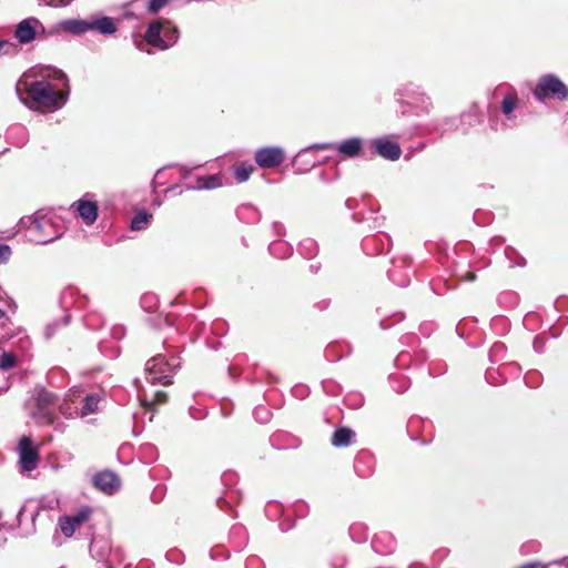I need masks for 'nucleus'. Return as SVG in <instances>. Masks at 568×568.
I'll list each match as a JSON object with an SVG mask.
<instances>
[{
    "label": "nucleus",
    "mask_w": 568,
    "mask_h": 568,
    "mask_svg": "<svg viewBox=\"0 0 568 568\" xmlns=\"http://www.w3.org/2000/svg\"><path fill=\"white\" fill-rule=\"evenodd\" d=\"M20 101L30 110L54 112L62 109L70 94L68 75L51 65H36L17 82Z\"/></svg>",
    "instance_id": "obj_1"
},
{
    "label": "nucleus",
    "mask_w": 568,
    "mask_h": 568,
    "mask_svg": "<svg viewBox=\"0 0 568 568\" xmlns=\"http://www.w3.org/2000/svg\"><path fill=\"white\" fill-rule=\"evenodd\" d=\"M23 224L32 241L37 244H48L64 233L65 226L63 220L50 211H37L32 216L22 217Z\"/></svg>",
    "instance_id": "obj_2"
},
{
    "label": "nucleus",
    "mask_w": 568,
    "mask_h": 568,
    "mask_svg": "<svg viewBox=\"0 0 568 568\" xmlns=\"http://www.w3.org/2000/svg\"><path fill=\"white\" fill-rule=\"evenodd\" d=\"M402 115H427L433 110L432 98L418 84L408 82L400 84L394 92Z\"/></svg>",
    "instance_id": "obj_3"
},
{
    "label": "nucleus",
    "mask_w": 568,
    "mask_h": 568,
    "mask_svg": "<svg viewBox=\"0 0 568 568\" xmlns=\"http://www.w3.org/2000/svg\"><path fill=\"white\" fill-rule=\"evenodd\" d=\"M179 36L178 28L171 21L158 19L149 23L144 39L148 44L166 50L178 42Z\"/></svg>",
    "instance_id": "obj_4"
},
{
    "label": "nucleus",
    "mask_w": 568,
    "mask_h": 568,
    "mask_svg": "<svg viewBox=\"0 0 568 568\" xmlns=\"http://www.w3.org/2000/svg\"><path fill=\"white\" fill-rule=\"evenodd\" d=\"M180 367V361L176 357L166 358L163 355H155L145 364V378L152 385L172 383V377Z\"/></svg>",
    "instance_id": "obj_5"
},
{
    "label": "nucleus",
    "mask_w": 568,
    "mask_h": 568,
    "mask_svg": "<svg viewBox=\"0 0 568 568\" xmlns=\"http://www.w3.org/2000/svg\"><path fill=\"white\" fill-rule=\"evenodd\" d=\"M34 408L30 416L39 425H52L55 420L57 396L42 386L33 389Z\"/></svg>",
    "instance_id": "obj_6"
},
{
    "label": "nucleus",
    "mask_w": 568,
    "mask_h": 568,
    "mask_svg": "<svg viewBox=\"0 0 568 568\" xmlns=\"http://www.w3.org/2000/svg\"><path fill=\"white\" fill-rule=\"evenodd\" d=\"M532 94L539 102L549 99L562 101L568 98V87L556 74L547 73L538 79Z\"/></svg>",
    "instance_id": "obj_7"
},
{
    "label": "nucleus",
    "mask_w": 568,
    "mask_h": 568,
    "mask_svg": "<svg viewBox=\"0 0 568 568\" xmlns=\"http://www.w3.org/2000/svg\"><path fill=\"white\" fill-rule=\"evenodd\" d=\"M312 148H316V150H336L338 154L353 159L359 155L363 149V139L353 136L341 142L314 143Z\"/></svg>",
    "instance_id": "obj_8"
},
{
    "label": "nucleus",
    "mask_w": 568,
    "mask_h": 568,
    "mask_svg": "<svg viewBox=\"0 0 568 568\" xmlns=\"http://www.w3.org/2000/svg\"><path fill=\"white\" fill-rule=\"evenodd\" d=\"M254 159L261 169H274L284 162L285 152L281 146H264L255 151Z\"/></svg>",
    "instance_id": "obj_9"
},
{
    "label": "nucleus",
    "mask_w": 568,
    "mask_h": 568,
    "mask_svg": "<svg viewBox=\"0 0 568 568\" xmlns=\"http://www.w3.org/2000/svg\"><path fill=\"white\" fill-rule=\"evenodd\" d=\"M18 453L21 470L31 471L37 468L39 462V454L37 448L32 444V439L29 436H23L20 438L18 445Z\"/></svg>",
    "instance_id": "obj_10"
},
{
    "label": "nucleus",
    "mask_w": 568,
    "mask_h": 568,
    "mask_svg": "<svg viewBox=\"0 0 568 568\" xmlns=\"http://www.w3.org/2000/svg\"><path fill=\"white\" fill-rule=\"evenodd\" d=\"M479 123V118L476 110H470L457 118H445L438 123V130H440L442 134L449 130H460L463 133H466L470 128L477 125Z\"/></svg>",
    "instance_id": "obj_11"
},
{
    "label": "nucleus",
    "mask_w": 568,
    "mask_h": 568,
    "mask_svg": "<svg viewBox=\"0 0 568 568\" xmlns=\"http://www.w3.org/2000/svg\"><path fill=\"white\" fill-rule=\"evenodd\" d=\"M371 145L375 153L388 161H397L402 155L399 144L390 141L386 135L373 139Z\"/></svg>",
    "instance_id": "obj_12"
},
{
    "label": "nucleus",
    "mask_w": 568,
    "mask_h": 568,
    "mask_svg": "<svg viewBox=\"0 0 568 568\" xmlns=\"http://www.w3.org/2000/svg\"><path fill=\"white\" fill-rule=\"evenodd\" d=\"M38 29L43 30L41 22L37 18H27L18 23L14 36L20 43L26 44L34 40Z\"/></svg>",
    "instance_id": "obj_13"
},
{
    "label": "nucleus",
    "mask_w": 568,
    "mask_h": 568,
    "mask_svg": "<svg viewBox=\"0 0 568 568\" xmlns=\"http://www.w3.org/2000/svg\"><path fill=\"white\" fill-rule=\"evenodd\" d=\"M94 487L104 494L112 495L120 488V479L113 471L103 470L92 478Z\"/></svg>",
    "instance_id": "obj_14"
},
{
    "label": "nucleus",
    "mask_w": 568,
    "mask_h": 568,
    "mask_svg": "<svg viewBox=\"0 0 568 568\" xmlns=\"http://www.w3.org/2000/svg\"><path fill=\"white\" fill-rule=\"evenodd\" d=\"M90 516V509L83 508L73 516L62 517L59 520V526L65 537H71L75 529L85 521Z\"/></svg>",
    "instance_id": "obj_15"
},
{
    "label": "nucleus",
    "mask_w": 568,
    "mask_h": 568,
    "mask_svg": "<svg viewBox=\"0 0 568 568\" xmlns=\"http://www.w3.org/2000/svg\"><path fill=\"white\" fill-rule=\"evenodd\" d=\"M313 150L317 151L316 148H312L311 144L300 150L298 153L294 156L292 165L295 173L305 174L318 164L316 160L308 159L307 156L308 153Z\"/></svg>",
    "instance_id": "obj_16"
},
{
    "label": "nucleus",
    "mask_w": 568,
    "mask_h": 568,
    "mask_svg": "<svg viewBox=\"0 0 568 568\" xmlns=\"http://www.w3.org/2000/svg\"><path fill=\"white\" fill-rule=\"evenodd\" d=\"M87 225H92L98 219V204L94 201L79 200L71 205Z\"/></svg>",
    "instance_id": "obj_17"
},
{
    "label": "nucleus",
    "mask_w": 568,
    "mask_h": 568,
    "mask_svg": "<svg viewBox=\"0 0 568 568\" xmlns=\"http://www.w3.org/2000/svg\"><path fill=\"white\" fill-rule=\"evenodd\" d=\"M81 390L78 388H72L65 395L63 402L59 404L58 409L61 415L65 418H75L80 416V410L75 405V398L79 397Z\"/></svg>",
    "instance_id": "obj_18"
},
{
    "label": "nucleus",
    "mask_w": 568,
    "mask_h": 568,
    "mask_svg": "<svg viewBox=\"0 0 568 568\" xmlns=\"http://www.w3.org/2000/svg\"><path fill=\"white\" fill-rule=\"evenodd\" d=\"M270 443L276 449H295L301 445L300 438L287 432L273 434L270 438Z\"/></svg>",
    "instance_id": "obj_19"
},
{
    "label": "nucleus",
    "mask_w": 568,
    "mask_h": 568,
    "mask_svg": "<svg viewBox=\"0 0 568 568\" xmlns=\"http://www.w3.org/2000/svg\"><path fill=\"white\" fill-rule=\"evenodd\" d=\"M222 179L220 175H206L199 176L195 184L185 185L186 191H202V190H214L222 186Z\"/></svg>",
    "instance_id": "obj_20"
},
{
    "label": "nucleus",
    "mask_w": 568,
    "mask_h": 568,
    "mask_svg": "<svg viewBox=\"0 0 568 568\" xmlns=\"http://www.w3.org/2000/svg\"><path fill=\"white\" fill-rule=\"evenodd\" d=\"M373 458L366 453H361L355 458L354 468L358 476L368 477L373 473Z\"/></svg>",
    "instance_id": "obj_21"
},
{
    "label": "nucleus",
    "mask_w": 568,
    "mask_h": 568,
    "mask_svg": "<svg viewBox=\"0 0 568 568\" xmlns=\"http://www.w3.org/2000/svg\"><path fill=\"white\" fill-rule=\"evenodd\" d=\"M355 433L347 427L337 428L332 436V445L335 447H347L352 444Z\"/></svg>",
    "instance_id": "obj_22"
},
{
    "label": "nucleus",
    "mask_w": 568,
    "mask_h": 568,
    "mask_svg": "<svg viewBox=\"0 0 568 568\" xmlns=\"http://www.w3.org/2000/svg\"><path fill=\"white\" fill-rule=\"evenodd\" d=\"M92 30L103 36H111L116 32V27L111 18L98 17L92 19Z\"/></svg>",
    "instance_id": "obj_23"
},
{
    "label": "nucleus",
    "mask_w": 568,
    "mask_h": 568,
    "mask_svg": "<svg viewBox=\"0 0 568 568\" xmlns=\"http://www.w3.org/2000/svg\"><path fill=\"white\" fill-rule=\"evenodd\" d=\"M64 29L73 34H82L92 30V19H71L64 22Z\"/></svg>",
    "instance_id": "obj_24"
},
{
    "label": "nucleus",
    "mask_w": 568,
    "mask_h": 568,
    "mask_svg": "<svg viewBox=\"0 0 568 568\" xmlns=\"http://www.w3.org/2000/svg\"><path fill=\"white\" fill-rule=\"evenodd\" d=\"M38 516V506L34 501H27L20 508L17 515L18 525L21 526L24 520H31L33 524Z\"/></svg>",
    "instance_id": "obj_25"
},
{
    "label": "nucleus",
    "mask_w": 568,
    "mask_h": 568,
    "mask_svg": "<svg viewBox=\"0 0 568 568\" xmlns=\"http://www.w3.org/2000/svg\"><path fill=\"white\" fill-rule=\"evenodd\" d=\"M517 102L518 99L517 93L515 91H510L504 97L500 104V109L507 119H514V111L517 108Z\"/></svg>",
    "instance_id": "obj_26"
},
{
    "label": "nucleus",
    "mask_w": 568,
    "mask_h": 568,
    "mask_svg": "<svg viewBox=\"0 0 568 568\" xmlns=\"http://www.w3.org/2000/svg\"><path fill=\"white\" fill-rule=\"evenodd\" d=\"M270 253L277 258H286L292 254V246L282 240L273 241L268 246Z\"/></svg>",
    "instance_id": "obj_27"
},
{
    "label": "nucleus",
    "mask_w": 568,
    "mask_h": 568,
    "mask_svg": "<svg viewBox=\"0 0 568 568\" xmlns=\"http://www.w3.org/2000/svg\"><path fill=\"white\" fill-rule=\"evenodd\" d=\"M372 546L376 552L387 554V552L393 551L394 541L390 536L382 535V536H377L373 539Z\"/></svg>",
    "instance_id": "obj_28"
},
{
    "label": "nucleus",
    "mask_w": 568,
    "mask_h": 568,
    "mask_svg": "<svg viewBox=\"0 0 568 568\" xmlns=\"http://www.w3.org/2000/svg\"><path fill=\"white\" fill-rule=\"evenodd\" d=\"M152 215L146 213L144 210L138 211L131 219L130 227L132 231H142L148 229Z\"/></svg>",
    "instance_id": "obj_29"
},
{
    "label": "nucleus",
    "mask_w": 568,
    "mask_h": 568,
    "mask_svg": "<svg viewBox=\"0 0 568 568\" xmlns=\"http://www.w3.org/2000/svg\"><path fill=\"white\" fill-rule=\"evenodd\" d=\"M100 397L95 394L87 395L80 409V416L85 417L95 414L99 408Z\"/></svg>",
    "instance_id": "obj_30"
},
{
    "label": "nucleus",
    "mask_w": 568,
    "mask_h": 568,
    "mask_svg": "<svg viewBox=\"0 0 568 568\" xmlns=\"http://www.w3.org/2000/svg\"><path fill=\"white\" fill-rule=\"evenodd\" d=\"M139 399L142 406L153 409V407L158 404H163L168 399V395L165 392L156 390L151 398L146 396V394H141L139 392Z\"/></svg>",
    "instance_id": "obj_31"
},
{
    "label": "nucleus",
    "mask_w": 568,
    "mask_h": 568,
    "mask_svg": "<svg viewBox=\"0 0 568 568\" xmlns=\"http://www.w3.org/2000/svg\"><path fill=\"white\" fill-rule=\"evenodd\" d=\"M298 252L305 258H313L318 252V245L313 239H304L298 245Z\"/></svg>",
    "instance_id": "obj_32"
},
{
    "label": "nucleus",
    "mask_w": 568,
    "mask_h": 568,
    "mask_svg": "<svg viewBox=\"0 0 568 568\" xmlns=\"http://www.w3.org/2000/svg\"><path fill=\"white\" fill-rule=\"evenodd\" d=\"M348 532H349L351 538L355 542L361 544V542H364L367 540V536H368L367 527L362 523L352 524L349 526Z\"/></svg>",
    "instance_id": "obj_33"
},
{
    "label": "nucleus",
    "mask_w": 568,
    "mask_h": 568,
    "mask_svg": "<svg viewBox=\"0 0 568 568\" xmlns=\"http://www.w3.org/2000/svg\"><path fill=\"white\" fill-rule=\"evenodd\" d=\"M253 170L254 168L251 164L236 165L233 169L234 178L239 183L246 182L250 179Z\"/></svg>",
    "instance_id": "obj_34"
},
{
    "label": "nucleus",
    "mask_w": 568,
    "mask_h": 568,
    "mask_svg": "<svg viewBox=\"0 0 568 568\" xmlns=\"http://www.w3.org/2000/svg\"><path fill=\"white\" fill-rule=\"evenodd\" d=\"M140 303L145 311L152 313L158 307V297L153 293H146L142 295Z\"/></svg>",
    "instance_id": "obj_35"
},
{
    "label": "nucleus",
    "mask_w": 568,
    "mask_h": 568,
    "mask_svg": "<svg viewBox=\"0 0 568 568\" xmlns=\"http://www.w3.org/2000/svg\"><path fill=\"white\" fill-rule=\"evenodd\" d=\"M253 415L258 423L265 424L271 419L272 413L264 406H256L254 408Z\"/></svg>",
    "instance_id": "obj_36"
},
{
    "label": "nucleus",
    "mask_w": 568,
    "mask_h": 568,
    "mask_svg": "<svg viewBox=\"0 0 568 568\" xmlns=\"http://www.w3.org/2000/svg\"><path fill=\"white\" fill-rule=\"evenodd\" d=\"M390 384H392L393 389L396 393H403L409 387V382L405 377H402V376L392 377Z\"/></svg>",
    "instance_id": "obj_37"
},
{
    "label": "nucleus",
    "mask_w": 568,
    "mask_h": 568,
    "mask_svg": "<svg viewBox=\"0 0 568 568\" xmlns=\"http://www.w3.org/2000/svg\"><path fill=\"white\" fill-rule=\"evenodd\" d=\"M171 0H148L146 11L151 14H156L162 10Z\"/></svg>",
    "instance_id": "obj_38"
},
{
    "label": "nucleus",
    "mask_w": 568,
    "mask_h": 568,
    "mask_svg": "<svg viewBox=\"0 0 568 568\" xmlns=\"http://www.w3.org/2000/svg\"><path fill=\"white\" fill-rule=\"evenodd\" d=\"M339 178V173H338V170L337 168H332L327 171H324L320 174V180L323 182V183H331L335 180H337Z\"/></svg>",
    "instance_id": "obj_39"
},
{
    "label": "nucleus",
    "mask_w": 568,
    "mask_h": 568,
    "mask_svg": "<svg viewBox=\"0 0 568 568\" xmlns=\"http://www.w3.org/2000/svg\"><path fill=\"white\" fill-rule=\"evenodd\" d=\"M99 544H100L99 541L93 540L91 542L90 552H91L92 557L102 559L105 556L108 547H106V545H103L100 547Z\"/></svg>",
    "instance_id": "obj_40"
},
{
    "label": "nucleus",
    "mask_w": 568,
    "mask_h": 568,
    "mask_svg": "<svg viewBox=\"0 0 568 568\" xmlns=\"http://www.w3.org/2000/svg\"><path fill=\"white\" fill-rule=\"evenodd\" d=\"M16 365V356L11 353H3L0 356V369H9Z\"/></svg>",
    "instance_id": "obj_41"
},
{
    "label": "nucleus",
    "mask_w": 568,
    "mask_h": 568,
    "mask_svg": "<svg viewBox=\"0 0 568 568\" xmlns=\"http://www.w3.org/2000/svg\"><path fill=\"white\" fill-rule=\"evenodd\" d=\"M14 134H21V140L18 142L19 145H24L28 140V132L24 126L16 125L9 130V136L12 139Z\"/></svg>",
    "instance_id": "obj_42"
},
{
    "label": "nucleus",
    "mask_w": 568,
    "mask_h": 568,
    "mask_svg": "<svg viewBox=\"0 0 568 568\" xmlns=\"http://www.w3.org/2000/svg\"><path fill=\"white\" fill-rule=\"evenodd\" d=\"M286 511L288 513V511H291V509H287ZM292 511H293L296 516H298L300 518H303V517H305V516L307 515V513H308V507H307V505H306L304 501L298 500V501H296V503L293 505V507H292Z\"/></svg>",
    "instance_id": "obj_43"
},
{
    "label": "nucleus",
    "mask_w": 568,
    "mask_h": 568,
    "mask_svg": "<svg viewBox=\"0 0 568 568\" xmlns=\"http://www.w3.org/2000/svg\"><path fill=\"white\" fill-rule=\"evenodd\" d=\"M72 1L73 0H39V3L48 7L60 8L69 6Z\"/></svg>",
    "instance_id": "obj_44"
},
{
    "label": "nucleus",
    "mask_w": 568,
    "mask_h": 568,
    "mask_svg": "<svg viewBox=\"0 0 568 568\" xmlns=\"http://www.w3.org/2000/svg\"><path fill=\"white\" fill-rule=\"evenodd\" d=\"M11 247L8 244H0V264L7 263L11 256Z\"/></svg>",
    "instance_id": "obj_45"
},
{
    "label": "nucleus",
    "mask_w": 568,
    "mask_h": 568,
    "mask_svg": "<svg viewBox=\"0 0 568 568\" xmlns=\"http://www.w3.org/2000/svg\"><path fill=\"white\" fill-rule=\"evenodd\" d=\"M539 378H540V376H539V374H538V373H536V372H530V373L526 374V376H525V383H526L528 386H530V387H536V386H538V384H539Z\"/></svg>",
    "instance_id": "obj_46"
},
{
    "label": "nucleus",
    "mask_w": 568,
    "mask_h": 568,
    "mask_svg": "<svg viewBox=\"0 0 568 568\" xmlns=\"http://www.w3.org/2000/svg\"><path fill=\"white\" fill-rule=\"evenodd\" d=\"M175 166L179 169L180 174H181V178H182L183 180H185V179H187V178L190 176V174H191V172H192L193 170H195V169H197V168L202 166V164H197V165H194V166H192V168H189V166H186V165H178V164H176Z\"/></svg>",
    "instance_id": "obj_47"
},
{
    "label": "nucleus",
    "mask_w": 568,
    "mask_h": 568,
    "mask_svg": "<svg viewBox=\"0 0 568 568\" xmlns=\"http://www.w3.org/2000/svg\"><path fill=\"white\" fill-rule=\"evenodd\" d=\"M504 349H505L504 344L495 343L493 345V347L490 348V353L489 354H490V356H497V355L501 354L504 352Z\"/></svg>",
    "instance_id": "obj_48"
},
{
    "label": "nucleus",
    "mask_w": 568,
    "mask_h": 568,
    "mask_svg": "<svg viewBox=\"0 0 568 568\" xmlns=\"http://www.w3.org/2000/svg\"><path fill=\"white\" fill-rule=\"evenodd\" d=\"M163 171L164 169H161V170H158L155 175H154V179L152 181V186L153 189L156 187V185H162L164 182L162 181V174H163Z\"/></svg>",
    "instance_id": "obj_49"
},
{
    "label": "nucleus",
    "mask_w": 568,
    "mask_h": 568,
    "mask_svg": "<svg viewBox=\"0 0 568 568\" xmlns=\"http://www.w3.org/2000/svg\"><path fill=\"white\" fill-rule=\"evenodd\" d=\"M394 275H395L394 271H389L388 272L389 280L393 281L394 283H396L398 286H403L404 287V286L408 285V283H409L408 278H404L402 281H397V280H395Z\"/></svg>",
    "instance_id": "obj_50"
},
{
    "label": "nucleus",
    "mask_w": 568,
    "mask_h": 568,
    "mask_svg": "<svg viewBox=\"0 0 568 568\" xmlns=\"http://www.w3.org/2000/svg\"><path fill=\"white\" fill-rule=\"evenodd\" d=\"M534 349L537 353H541L544 351V341L540 336H536L534 339Z\"/></svg>",
    "instance_id": "obj_51"
},
{
    "label": "nucleus",
    "mask_w": 568,
    "mask_h": 568,
    "mask_svg": "<svg viewBox=\"0 0 568 568\" xmlns=\"http://www.w3.org/2000/svg\"><path fill=\"white\" fill-rule=\"evenodd\" d=\"M544 565L539 561H530L521 565L519 568H537L542 567Z\"/></svg>",
    "instance_id": "obj_52"
},
{
    "label": "nucleus",
    "mask_w": 568,
    "mask_h": 568,
    "mask_svg": "<svg viewBox=\"0 0 568 568\" xmlns=\"http://www.w3.org/2000/svg\"><path fill=\"white\" fill-rule=\"evenodd\" d=\"M494 374H495V371H494V369H491V368H490V369H488V371L486 372V379H487L490 384L496 383V379H495V378H496V375H494Z\"/></svg>",
    "instance_id": "obj_53"
},
{
    "label": "nucleus",
    "mask_w": 568,
    "mask_h": 568,
    "mask_svg": "<svg viewBox=\"0 0 568 568\" xmlns=\"http://www.w3.org/2000/svg\"><path fill=\"white\" fill-rule=\"evenodd\" d=\"M565 562H568V557H565L562 559H558V560L551 561L547 566L551 568L554 566H559V565H562Z\"/></svg>",
    "instance_id": "obj_54"
},
{
    "label": "nucleus",
    "mask_w": 568,
    "mask_h": 568,
    "mask_svg": "<svg viewBox=\"0 0 568 568\" xmlns=\"http://www.w3.org/2000/svg\"><path fill=\"white\" fill-rule=\"evenodd\" d=\"M463 278H464L465 281H467V282H473V281H475L476 275H475V273H473V272H467V273H465V274L463 275Z\"/></svg>",
    "instance_id": "obj_55"
},
{
    "label": "nucleus",
    "mask_w": 568,
    "mask_h": 568,
    "mask_svg": "<svg viewBox=\"0 0 568 568\" xmlns=\"http://www.w3.org/2000/svg\"><path fill=\"white\" fill-rule=\"evenodd\" d=\"M273 227H274V231H275L278 235H281V234H282V232H283V230H284V226H283L281 223H277V222H275V223L273 224Z\"/></svg>",
    "instance_id": "obj_56"
},
{
    "label": "nucleus",
    "mask_w": 568,
    "mask_h": 568,
    "mask_svg": "<svg viewBox=\"0 0 568 568\" xmlns=\"http://www.w3.org/2000/svg\"><path fill=\"white\" fill-rule=\"evenodd\" d=\"M123 334H124V333H123V328H122V327H116V328H114L113 336H114L115 338H121V336H122Z\"/></svg>",
    "instance_id": "obj_57"
},
{
    "label": "nucleus",
    "mask_w": 568,
    "mask_h": 568,
    "mask_svg": "<svg viewBox=\"0 0 568 568\" xmlns=\"http://www.w3.org/2000/svg\"><path fill=\"white\" fill-rule=\"evenodd\" d=\"M243 210L252 212L258 219V212L251 205L243 206Z\"/></svg>",
    "instance_id": "obj_58"
},
{
    "label": "nucleus",
    "mask_w": 568,
    "mask_h": 568,
    "mask_svg": "<svg viewBox=\"0 0 568 568\" xmlns=\"http://www.w3.org/2000/svg\"><path fill=\"white\" fill-rule=\"evenodd\" d=\"M52 334H53V332H52V325H49V326L47 327V329H45V336L49 338V337H51V336H52Z\"/></svg>",
    "instance_id": "obj_59"
},
{
    "label": "nucleus",
    "mask_w": 568,
    "mask_h": 568,
    "mask_svg": "<svg viewBox=\"0 0 568 568\" xmlns=\"http://www.w3.org/2000/svg\"><path fill=\"white\" fill-rule=\"evenodd\" d=\"M292 527H293V525H287V526H284V524H281V525H280V528H281V530H283V531H287V530H290Z\"/></svg>",
    "instance_id": "obj_60"
},
{
    "label": "nucleus",
    "mask_w": 568,
    "mask_h": 568,
    "mask_svg": "<svg viewBox=\"0 0 568 568\" xmlns=\"http://www.w3.org/2000/svg\"><path fill=\"white\" fill-rule=\"evenodd\" d=\"M179 187H180L179 185L171 186L170 189H168V190L165 191V194H169V193H171V192H174V191H175V190H178Z\"/></svg>",
    "instance_id": "obj_61"
},
{
    "label": "nucleus",
    "mask_w": 568,
    "mask_h": 568,
    "mask_svg": "<svg viewBox=\"0 0 568 568\" xmlns=\"http://www.w3.org/2000/svg\"><path fill=\"white\" fill-rule=\"evenodd\" d=\"M190 415H191L193 418H200V417H201V415H197V414H195V413H194V410H193V408H192V407L190 408Z\"/></svg>",
    "instance_id": "obj_62"
},
{
    "label": "nucleus",
    "mask_w": 568,
    "mask_h": 568,
    "mask_svg": "<svg viewBox=\"0 0 568 568\" xmlns=\"http://www.w3.org/2000/svg\"><path fill=\"white\" fill-rule=\"evenodd\" d=\"M516 265H518V266L525 265V260L523 257H520L519 261L516 262Z\"/></svg>",
    "instance_id": "obj_63"
},
{
    "label": "nucleus",
    "mask_w": 568,
    "mask_h": 568,
    "mask_svg": "<svg viewBox=\"0 0 568 568\" xmlns=\"http://www.w3.org/2000/svg\"><path fill=\"white\" fill-rule=\"evenodd\" d=\"M6 318H7L6 312L0 308V320H6Z\"/></svg>",
    "instance_id": "obj_64"
}]
</instances>
